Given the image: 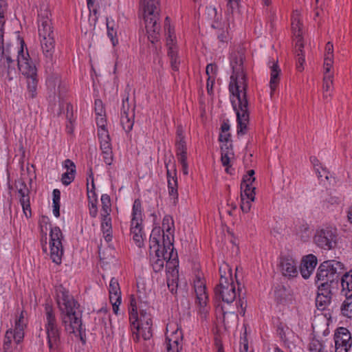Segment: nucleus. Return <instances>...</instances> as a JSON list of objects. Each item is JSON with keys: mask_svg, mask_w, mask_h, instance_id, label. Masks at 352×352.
<instances>
[{"mask_svg": "<svg viewBox=\"0 0 352 352\" xmlns=\"http://www.w3.org/2000/svg\"><path fill=\"white\" fill-rule=\"evenodd\" d=\"M232 74L230 76L229 91L233 109L236 113L237 134L244 135L248 131L249 122L248 101L247 99L248 83L243 69V56L235 54L231 59Z\"/></svg>", "mask_w": 352, "mask_h": 352, "instance_id": "obj_1", "label": "nucleus"}, {"mask_svg": "<svg viewBox=\"0 0 352 352\" xmlns=\"http://www.w3.org/2000/svg\"><path fill=\"white\" fill-rule=\"evenodd\" d=\"M56 300L60 313L62 324L66 331L78 333L82 338L84 331L80 305L63 285L56 287Z\"/></svg>", "mask_w": 352, "mask_h": 352, "instance_id": "obj_2", "label": "nucleus"}, {"mask_svg": "<svg viewBox=\"0 0 352 352\" xmlns=\"http://www.w3.org/2000/svg\"><path fill=\"white\" fill-rule=\"evenodd\" d=\"M161 230L160 227H155L152 230L150 236V261L155 272L163 269L165 261L167 272L179 266L177 252L175 250L168 235L166 236V239L164 236L163 242L160 244Z\"/></svg>", "mask_w": 352, "mask_h": 352, "instance_id": "obj_3", "label": "nucleus"}, {"mask_svg": "<svg viewBox=\"0 0 352 352\" xmlns=\"http://www.w3.org/2000/svg\"><path fill=\"white\" fill-rule=\"evenodd\" d=\"M47 3L42 1L38 12V31L41 50L46 70L51 72L54 63L55 52V33L50 19Z\"/></svg>", "mask_w": 352, "mask_h": 352, "instance_id": "obj_4", "label": "nucleus"}, {"mask_svg": "<svg viewBox=\"0 0 352 352\" xmlns=\"http://www.w3.org/2000/svg\"><path fill=\"white\" fill-rule=\"evenodd\" d=\"M140 8L144 13L148 39L152 43L157 41L160 25L157 23L160 16V0H140Z\"/></svg>", "mask_w": 352, "mask_h": 352, "instance_id": "obj_5", "label": "nucleus"}, {"mask_svg": "<svg viewBox=\"0 0 352 352\" xmlns=\"http://www.w3.org/2000/svg\"><path fill=\"white\" fill-rule=\"evenodd\" d=\"M7 9V0H0V67L2 75L12 80L16 76L15 63L11 58L10 49L3 47V25Z\"/></svg>", "mask_w": 352, "mask_h": 352, "instance_id": "obj_6", "label": "nucleus"}, {"mask_svg": "<svg viewBox=\"0 0 352 352\" xmlns=\"http://www.w3.org/2000/svg\"><path fill=\"white\" fill-rule=\"evenodd\" d=\"M24 42H22L23 44ZM17 65L19 71L27 78V85L30 97L34 98L36 94L38 85L37 69L31 60L28 50L24 52L23 45H21L18 50Z\"/></svg>", "mask_w": 352, "mask_h": 352, "instance_id": "obj_7", "label": "nucleus"}, {"mask_svg": "<svg viewBox=\"0 0 352 352\" xmlns=\"http://www.w3.org/2000/svg\"><path fill=\"white\" fill-rule=\"evenodd\" d=\"M230 271L228 265L219 267V283L214 288L216 300H221L228 305L233 302L236 298V287Z\"/></svg>", "mask_w": 352, "mask_h": 352, "instance_id": "obj_8", "label": "nucleus"}, {"mask_svg": "<svg viewBox=\"0 0 352 352\" xmlns=\"http://www.w3.org/2000/svg\"><path fill=\"white\" fill-rule=\"evenodd\" d=\"M45 310V329L47 333L49 351L50 352H60L61 345L60 338V332L58 327L54 309L51 305H46Z\"/></svg>", "mask_w": 352, "mask_h": 352, "instance_id": "obj_9", "label": "nucleus"}, {"mask_svg": "<svg viewBox=\"0 0 352 352\" xmlns=\"http://www.w3.org/2000/svg\"><path fill=\"white\" fill-rule=\"evenodd\" d=\"M344 266L340 261H326L321 263L317 270L315 283L319 281L335 284L337 287L340 276L344 273Z\"/></svg>", "mask_w": 352, "mask_h": 352, "instance_id": "obj_10", "label": "nucleus"}, {"mask_svg": "<svg viewBox=\"0 0 352 352\" xmlns=\"http://www.w3.org/2000/svg\"><path fill=\"white\" fill-rule=\"evenodd\" d=\"M131 216V234L136 245L141 248L144 245L145 235L143 232L142 204L139 199L133 202Z\"/></svg>", "mask_w": 352, "mask_h": 352, "instance_id": "obj_11", "label": "nucleus"}, {"mask_svg": "<svg viewBox=\"0 0 352 352\" xmlns=\"http://www.w3.org/2000/svg\"><path fill=\"white\" fill-rule=\"evenodd\" d=\"M133 339L138 342L140 336L144 340H149L152 336V320L151 315L144 311H141L140 316L134 321H130Z\"/></svg>", "mask_w": 352, "mask_h": 352, "instance_id": "obj_12", "label": "nucleus"}, {"mask_svg": "<svg viewBox=\"0 0 352 352\" xmlns=\"http://www.w3.org/2000/svg\"><path fill=\"white\" fill-rule=\"evenodd\" d=\"M338 232L336 228L326 226L316 231L314 236V243L320 248L329 250L337 245Z\"/></svg>", "mask_w": 352, "mask_h": 352, "instance_id": "obj_13", "label": "nucleus"}, {"mask_svg": "<svg viewBox=\"0 0 352 352\" xmlns=\"http://www.w3.org/2000/svg\"><path fill=\"white\" fill-rule=\"evenodd\" d=\"M294 39L296 41L295 52L296 56V68L298 72H302L305 69V52L303 50L304 43L302 38L301 24L300 21L293 16L292 23Z\"/></svg>", "mask_w": 352, "mask_h": 352, "instance_id": "obj_14", "label": "nucleus"}, {"mask_svg": "<svg viewBox=\"0 0 352 352\" xmlns=\"http://www.w3.org/2000/svg\"><path fill=\"white\" fill-rule=\"evenodd\" d=\"M195 292L196 294L195 303L198 308V313L202 320H206L210 306L208 305V296L206 293V285L204 281L198 278L194 281Z\"/></svg>", "mask_w": 352, "mask_h": 352, "instance_id": "obj_15", "label": "nucleus"}, {"mask_svg": "<svg viewBox=\"0 0 352 352\" xmlns=\"http://www.w3.org/2000/svg\"><path fill=\"white\" fill-rule=\"evenodd\" d=\"M50 258L54 263L60 265L64 252L62 245L63 239L62 231L57 226L52 227L50 228Z\"/></svg>", "mask_w": 352, "mask_h": 352, "instance_id": "obj_16", "label": "nucleus"}, {"mask_svg": "<svg viewBox=\"0 0 352 352\" xmlns=\"http://www.w3.org/2000/svg\"><path fill=\"white\" fill-rule=\"evenodd\" d=\"M335 352H349L352 346V336L349 330L343 327L336 329L333 334Z\"/></svg>", "mask_w": 352, "mask_h": 352, "instance_id": "obj_17", "label": "nucleus"}, {"mask_svg": "<svg viewBox=\"0 0 352 352\" xmlns=\"http://www.w3.org/2000/svg\"><path fill=\"white\" fill-rule=\"evenodd\" d=\"M98 140L103 160L106 164L111 165L113 161V155L109 132L101 131L99 133Z\"/></svg>", "mask_w": 352, "mask_h": 352, "instance_id": "obj_18", "label": "nucleus"}, {"mask_svg": "<svg viewBox=\"0 0 352 352\" xmlns=\"http://www.w3.org/2000/svg\"><path fill=\"white\" fill-rule=\"evenodd\" d=\"M182 332L177 329L170 335H166V344L168 352H179L182 348Z\"/></svg>", "mask_w": 352, "mask_h": 352, "instance_id": "obj_19", "label": "nucleus"}, {"mask_svg": "<svg viewBox=\"0 0 352 352\" xmlns=\"http://www.w3.org/2000/svg\"><path fill=\"white\" fill-rule=\"evenodd\" d=\"M164 30L165 32L168 34V36L166 38L168 56H169L170 59H173V58L177 57V47L175 46L174 44L175 36L172 35L171 28L170 25V20L168 16H166L165 19Z\"/></svg>", "mask_w": 352, "mask_h": 352, "instance_id": "obj_20", "label": "nucleus"}, {"mask_svg": "<svg viewBox=\"0 0 352 352\" xmlns=\"http://www.w3.org/2000/svg\"><path fill=\"white\" fill-rule=\"evenodd\" d=\"M269 66L271 69L270 72V87L271 89L270 96L272 97L274 91L276 90L278 85L279 84V74L280 72V69L278 65V61H275L273 60L272 61L269 62Z\"/></svg>", "mask_w": 352, "mask_h": 352, "instance_id": "obj_21", "label": "nucleus"}, {"mask_svg": "<svg viewBox=\"0 0 352 352\" xmlns=\"http://www.w3.org/2000/svg\"><path fill=\"white\" fill-rule=\"evenodd\" d=\"M314 165V171L316 175L320 184H325L329 179L330 173L316 158L311 160Z\"/></svg>", "mask_w": 352, "mask_h": 352, "instance_id": "obj_22", "label": "nucleus"}, {"mask_svg": "<svg viewBox=\"0 0 352 352\" xmlns=\"http://www.w3.org/2000/svg\"><path fill=\"white\" fill-rule=\"evenodd\" d=\"M280 264L282 273L285 276L294 277L297 275V268L292 259H282Z\"/></svg>", "mask_w": 352, "mask_h": 352, "instance_id": "obj_23", "label": "nucleus"}, {"mask_svg": "<svg viewBox=\"0 0 352 352\" xmlns=\"http://www.w3.org/2000/svg\"><path fill=\"white\" fill-rule=\"evenodd\" d=\"M179 271L177 267L172 268L167 272V285L172 294H176L178 286Z\"/></svg>", "mask_w": 352, "mask_h": 352, "instance_id": "obj_24", "label": "nucleus"}, {"mask_svg": "<svg viewBox=\"0 0 352 352\" xmlns=\"http://www.w3.org/2000/svg\"><path fill=\"white\" fill-rule=\"evenodd\" d=\"M20 198L19 201L22 206L23 212L26 217H30L31 216V208H30V190L24 189L17 190Z\"/></svg>", "mask_w": 352, "mask_h": 352, "instance_id": "obj_25", "label": "nucleus"}, {"mask_svg": "<svg viewBox=\"0 0 352 352\" xmlns=\"http://www.w3.org/2000/svg\"><path fill=\"white\" fill-rule=\"evenodd\" d=\"M175 230L174 221L170 215H165L162 221V240L164 236L166 239V236L168 235L171 242L173 243V233Z\"/></svg>", "mask_w": 352, "mask_h": 352, "instance_id": "obj_26", "label": "nucleus"}, {"mask_svg": "<svg viewBox=\"0 0 352 352\" xmlns=\"http://www.w3.org/2000/svg\"><path fill=\"white\" fill-rule=\"evenodd\" d=\"M333 75L332 73H331V71H324L323 78V97L327 100L331 97L333 89Z\"/></svg>", "mask_w": 352, "mask_h": 352, "instance_id": "obj_27", "label": "nucleus"}, {"mask_svg": "<svg viewBox=\"0 0 352 352\" xmlns=\"http://www.w3.org/2000/svg\"><path fill=\"white\" fill-rule=\"evenodd\" d=\"M340 280L342 287V294L347 295L352 294V270L343 274Z\"/></svg>", "mask_w": 352, "mask_h": 352, "instance_id": "obj_28", "label": "nucleus"}, {"mask_svg": "<svg viewBox=\"0 0 352 352\" xmlns=\"http://www.w3.org/2000/svg\"><path fill=\"white\" fill-rule=\"evenodd\" d=\"M333 64V46L331 42H328L325 46L324 69L330 72Z\"/></svg>", "mask_w": 352, "mask_h": 352, "instance_id": "obj_29", "label": "nucleus"}, {"mask_svg": "<svg viewBox=\"0 0 352 352\" xmlns=\"http://www.w3.org/2000/svg\"><path fill=\"white\" fill-rule=\"evenodd\" d=\"M106 24L107 28V36L110 38L113 45L116 46L118 43L117 36L118 25L115 23L113 19L109 18H107Z\"/></svg>", "mask_w": 352, "mask_h": 352, "instance_id": "obj_30", "label": "nucleus"}, {"mask_svg": "<svg viewBox=\"0 0 352 352\" xmlns=\"http://www.w3.org/2000/svg\"><path fill=\"white\" fill-rule=\"evenodd\" d=\"M346 298L340 306V312L342 316L352 318V294L344 295Z\"/></svg>", "mask_w": 352, "mask_h": 352, "instance_id": "obj_31", "label": "nucleus"}, {"mask_svg": "<svg viewBox=\"0 0 352 352\" xmlns=\"http://www.w3.org/2000/svg\"><path fill=\"white\" fill-rule=\"evenodd\" d=\"M135 107L133 106L131 111V115H123L121 116L120 122L123 127V129L126 132H130L134 124V116H135Z\"/></svg>", "mask_w": 352, "mask_h": 352, "instance_id": "obj_32", "label": "nucleus"}, {"mask_svg": "<svg viewBox=\"0 0 352 352\" xmlns=\"http://www.w3.org/2000/svg\"><path fill=\"white\" fill-rule=\"evenodd\" d=\"M256 188L252 184H241V197H245L250 201H254Z\"/></svg>", "mask_w": 352, "mask_h": 352, "instance_id": "obj_33", "label": "nucleus"}, {"mask_svg": "<svg viewBox=\"0 0 352 352\" xmlns=\"http://www.w3.org/2000/svg\"><path fill=\"white\" fill-rule=\"evenodd\" d=\"M331 300V296L317 294L315 299V305L318 309L324 310L330 304Z\"/></svg>", "mask_w": 352, "mask_h": 352, "instance_id": "obj_34", "label": "nucleus"}, {"mask_svg": "<svg viewBox=\"0 0 352 352\" xmlns=\"http://www.w3.org/2000/svg\"><path fill=\"white\" fill-rule=\"evenodd\" d=\"M317 285V294L325 296H332V288L334 287L335 284L329 283L319 281Z\"/></svg>", "mask_w": 352, "mask_h": 352, "instance_id": "obj_35", "label": "nucleus"}, {"mask_svg": "<svg viewBox=\"0 0 352 352\" xmlns=\"http://www.w3.org/2000/svg\"><path fill=\"white\" fill-rule=\"evenodd\" d=\"M314 327H313L314 338L309 342V352H324V346L321 341L316 338Z\"/></svg>", "mask_w": 352, "mask_h": 352, "instance_id": "obj_36", "label": "nucleus"}, {"mask_svg": "<svg viewBox=\"0 0 352 352\" xmlns=\"http://www.w3.org/2000/svg\"><path fill=\"white\" fill-rule=\"evenodd\" d=\"M168 188L169 195L170 197H172L173 199H177L178 192H177V177H172L171 178H168Z\"/></svg>", "mask_w": 352, "mask_h": 352, "instance_id": "obj_37", "label": "nucleus"}, {"mask_svg": "<svg viewBox=\"0 0 352 352\" xmlns=\"http://www.w3.org/2000/svg\"><path fill=\"white\" fill-rule=\"evenodd\" d=\"M101 202H102V213L101 215H110V212L111 211V199L110 197L104 194L101 196Z\"/></svg>", "mask_w": 352, "mask_h": 352, "instance_id": "obj_38", "label": "nucleus"}, {"mask_svg": "<svg viewBox=\"0 0 352 352\" xmlns=\"http://www.w3.org/2000/svg\"><path fill=\"white\" fill-rule=\"evenodd\" d=\"M129 320L130 321H135V320L138 318V307H137V301L134 296H130V305L129 307Z\"/></svg>", "mask_w": 352, "mask_h": 352, "instance_id": "obj_39", "label": "nucleus"}, {"mask_svg": "<svg viewBox=\"0 0 352 352\" xmlns=\"http://www.w3.org/2000/svg\"><path fill=\"white\" fill-rule=\"evenodd\" d=\"M89 177L91 179V186L92 190H89V184H87V197H88V202L89 203H97V195L95 192V184L94 180V175L92 172V169H89Z\"/></svg>", "mask_w": 352, "mask_h": 352, "instance_id": "obj_40", "label": "nucleus"}, {"mask_svg": "<svg viewBox=\"0 0 352 352\" xmlns=\"http://www.w3.org/2000/svg\"><path fill=\"white\" fill-rule=\"evenodd\" d=\"M176 148H177V156L179 157H186L187 148L186 144L184 139H176Z\"/></svg>", "mask_w": 352, "mask_h": 352, "instance_id": "obj_41", "label": "nucleus"}, {"mask_svg": "<svg viewBox=\"0 0 352 352\" xmlns=\"http://www.w3.org/2000/svg\"><path fill=\"white\" fill-rule=\"evenodd\" d=\"M221 311L223 313V322L224 325L229 326L231 321H230V319L231 320H235L237 318V315L234 313V311H226L225 307H221Z\"/></svg>", "mask_w": 352, "mask_h": 352, "instance_id": "obj_42", "label": "nucleus"}, {"mask_svg": "<svg viewBox=\"0 0 352 352\" xmlns=\"http://www.w3.org/2000/svg\"><path fill=\"white\" fill-rule=\"evenodd\" d=\"M300 272L305 279L308 278V255H305L302 257L300 265Z\"/></svg>", "mask_w": 352, "mask_h": 352, "instance_id": "obj_43", "label": "nucleus"}, {"mask_svg": "<svg viewBox=\"0 0 352 352\" xmlns=\"http://www.w3.org/2000/svg\"><path fill=\"white\" fill-rule=\"evenodd\" d=\"M227 11L228 13L233 14L239 8L241 0H226Z\"/></svg>", "mask_w": 352, "mask_h": 352, "instance_id": "obj_44", "label": "nucleus"}, {"mask_svg": "<svg viewBox=\"0 0 352 352\" xmlns=\"http://www.w3.org/2000/svg\"><path fill=\"white\" fill-rule=\"evenodd\" d=\"M76 172L67 171L62 175L61 182L65 186L70 184L75 178Z\"/></svg>", "mask_w": 352, "mask_h": 352, "instance_id": "obj_45", "label": "nucleus"}, {"mask_svg": "<svg viewBox=\"0 0 352 352\" xmlns=\"http://www.w3.org/2000/svg\"><path fill=\"white\" fill-rule=\"evenodd\" d=\"M109 292V294H121L118 280L115 278H112L110 281Z\"/></svg>", "mask_w": 352, "mask_h": 352, "instance_id": "obj_46", "label": "nucleus"}, {"mask_svg": "<svg viewBox=\"0 0 352 352\" xmlns=\"http://www.w3.org/2000/svg\"><path fill=\"white\" fill-rule=\"evenodd\" d=\"M131 109L129 102V94L122 99V105L121 108V116L131 115Z\"/></svg>", "mask_w": 352, "mask_h": 352, "instance_id": "obj_47", "label": "nucleus"}, {"mask_svg": "<svg viewBox=\"0 0 352 352\" xmlns=\"http://www.w3.org/2000/svg\"><path fill=\"white\" fill-rule=\"evenodd\" d=\"M96 124L98 126V137H99V133L104 130V131H108L106 129V120L104 118V116H98L96 118Z\"/></svg>", "mask_w": 352, "mask_h": 352, "instance_id": "obj_48", "label": "nucleus"}, {"mask_svg": "<svg viewBox=\"0 0 352 352\" xmlns=\"http://www.w3.org/2000/svg\"><path fill=\"white\" fill-rule=\"evenodd\" d=\"M233 155V152L221 153V161L223 166L228 167L229 166L230 157ZM226 171L228 173V168H226Z\"/></svg>", "mask_w": 352, "mask_h": 352, "instance_id": "obj_49", "label": "nucleus"}, {"mask_svg": "<svg viewBox=\"0 0 352 352\" xmlns=\"http://www.w3.org/2000/svg\"><path fill=\"white\" fill-rule=\"evenodd\" d=\"M217 66L215 64H208L206 68V73L208 77H216Z\"/></svg>", "mask_w": 352, "mask_h": 352, "instance_id": "obj_50", "label": "nucleus"}, {"mask_svg": "<svg viewBox=\"0 0 352 352\" xmlns=\"http://www.w3.org/2000/svg\"><path fill=\"white\" fill-rule=\"evenodd\" d=\"M241 208L243 212L247 213L250 210L251 202L252 201H250V199H248L245 197H241Z\"/></svg>", "mask_w": 352, "mask_h": 352, "instance_id": "obj_51", "label": "nucleus"}, {"mask_svg": "<svg viewBox=\"0 0 352 352\" xmlns=\"http://www.w3.org/2000/svg\"><path fill=\"white\" fill-rule=\"evenodd\" d=\"M103 236L107 242L112 240V227H101Z\"/></svg>", "mask_w": 352, "mask_h": 352, "instance_id": "obj_52", "label": "nucleus"}, {"mask_svg": "<svg viewBox=\"0 0 352 352\" xmlns=\"http://www.w3.org/2000/svg\"><path fill=\"white\" fill-rule=\"evenodd\" d=\"M12 336H13V338L15 340V342L17 344H19L22 341L23 336H24V333H23V331H21V329H19V330L14 329V332L12 331Z\"/></svg>", "mask_w": 352, "mask_h": 352, "instance_id": "obj_53", "label": "nucleus"}, {"mask_svg": "<svg viewBox=\"0 0 352 352\" xmlns=\"http://www.w3.org/2000/svg\"><path fill=\"white\" fill-rule=\"evenodd\" d=\"M178 161L182 164V172L184 175L188 174V168L187 163V157H179Z\"/></svg>", "mask_w": 352, "mask_h": 352, "instance_id": "obj_54", "label": "nucleus"}, {"mask_svg": "<svg viewBox=\"0 0 352 352\" xmlns=\"http://www.w3.org/2000/svg\"><path fill=\"white\" fill-rule=\"evenodd\" d=\"M63 167L67 169V171L76 172V165L71 160H65L63 162Z\"/></svg>", "mask_w": 352, "mask_h": 352, "instance_id": "obj_55", "label": "nucleus"}, {"mask_svg": "<svg viewBox=\"0 0 352 352\" xmlns=\"http://www.w3.org/2000/svg\"><path fill=\"white\" fill-rule=\"evenodd\" d=\"M222 145L221 146V153H230L233 152L232 151V144L231 142H221Z\"/></svg>", "mask_w": 352, "mask_h": 352, "instance_id": "obj_56", "label": "nucleus"}, {"mask_svg": "<svg viewBox=\"0 0 352 352\" xmlns=\"http://www.w3.org/2000/svg\"><path fill=\"white\" fill-rule=\"evenodd\" d=\"M95 105H96V107H95V111H96V115L98 116H104V109H103V107H102V101L100 100H97L95 101Z\"/></svg>", "mask_w": 352, "mask_h": 352, "instance_id": "obj_57", "label": "nucleus"}, {"mask_svg": "<svg viewBox=\"0 0 352 352\" xmlns=\"http://www.w3.org/2000/svg\"><path fill=\"white\" fill-rule=\"evenodd\" d=\"M89 214L91 217H96L98 214L97 203H88Z\"/></svg>", "mask_w": 352, "mask_h": 352, "instance_id": "obj_58", "label": "nucleus"}, {"mask_svg": "<svg viewBox=\"0 0 352 352\" xmlns=\"http://www.w3.org/2000/svg\"><path fill=\"white\" fill-rule=\"evenodd\" d=\"M214 80H215L214 77H208L206 88H207L208 93L210 95L212 94V89H213Z\"/></svg>", "mask_w": 352, "mask_h": 352, "instance_id": "obj_59", "label": "nucleus"}, {"mask_svg": "<svg viewBox=\"0 0 352 352\" xmlns=\"http://www.w3.org/2000/svg\"><path fill=\"white\" fill-rule=\"evenodd\" d=\"M102 216V223L101 227H112L111 226V218L110 215H101Z\"/></svg>", "mask_w": 352, "mask_h": 352, "instance_id": "obj_60", "label": "nucleus"}, {"mask_svg": "<svg viewBox=\"0 0 352 352\" xmlns=\"http://www.w3.org/2000/svg\"><path fill=\"white\" fill-rule=\"evenodd\" d=\"M25 326V324L24 322L23 316H21L16 321L14 329H21V331H23Z\"/></svg>", "mask_w": 352, "mask_h": 352, "instance_id": "obj_61", "label": "nucleus"}, {"mask_svg": "<svg viewBox=\"0 0 352 352\" xmlns=\"http://www.w3.org/2000/svg\"><path fill=\"white\" fill-rule=\"evenodd\" d=\"M15 188L16 190L29 189L25 184V182L22 179H18L15 182Z\"/></svg>", "mask_w": 352, "mask_h": 352, "instance_id": "obj_62", "label": "nucleus"}, {"mask_svg": "<svg viewBox=\"0 0 352 352\" xmlns=\"http://www.w3.org/2000/svg\"><path fill=\"white\" fill-rule=\"evenodd\" d=\"M309 269L311 268V270H312L316 266V265L318 263V259H317V257L316 256H314V254H309Z\"/></svg>", "mask_w": 352, "mask_h": 352, "instance_id": "obj_63", "label": "nucleus"}, {"mask_svg": "<svg viewBox=\"0 0 352 352\" xmlns=\"http://www.w3.org/2000/svg\"><path fill=\"white\" fill-rule=\"evenodd\" d=\"M12 336V331L8 330L6 333L5 339H4V346H8L11 343Z\"/></svg>", "mask_w": 352, "mask_h": 352, "instance_id": "obj_64", "label": "nucleus"}]
</instances>
